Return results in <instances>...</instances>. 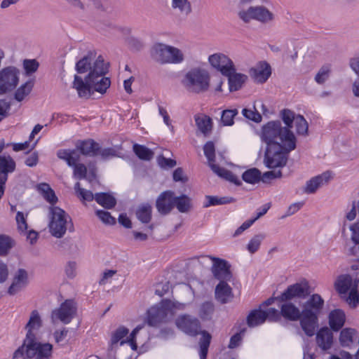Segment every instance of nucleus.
Wrapping results in <instances>:
<instances>
[{
	"mask_svg": "<svg viewBox=\"0 0 359 359\" xmlns=\"http://www.w3.org/2000/svg\"><path fill=\"white\" fill-rule=\"evenodd\" d=\"M280 115L285 126L278 121H272L261 130L260 138L266 144L264 163L269 168L284 167L287 154L295 149L297 138L291 130L293 123L298 135H306L308 133L309 125L303 116L296 115L288 109L282 110Z\"/></svg>",
	"mask_w": 359,
	"mask_h": 359,
	"instance_id": "1",
	"label": "nucleus"
},
{
	"mask_svg": "<svg viewBox=\"0 0 359 359\" xmlns=\"http://www.w3.org/2000/svg\"><path fill=\"white\" fill-rule=\"evenodd\" d=\"M76 69L79 74L88 72L84 79L80 76H74L72 87L79 97L87 98L93 91L104 94L109 88L111 81L104 76L108 70L107 64L101 55H97L94 51L89 52L76 62Z\"/></svg>",
	"mask_w": 359,
	"mask_h": 359,
	"instance_id": "2",
	"label": "nucleus"
},
{
	"mask_svg": "<svg viewBox=\"0 0 359 359\" xmlns=\"http://www.w3.org/2000/svg\"><path fill=\"white\" fill-rule=\"evenodd\" d=\"M324 305V300L318 294L311 295L304 303L300 325L309 337L314 335L318 325V316Z\"/></svg>",
	"mask_w": 359,
	"mask_h": 359,
	"instance_id": "3",
	"label": "nucleus"
},
{
	"mask_svg": "<svg viewBox=\"0 0 359 359\" xmlns=\"http://www.w3.org/2000/svg\"><path fill=\"white\" fill-rule=\"evenodd\" d=\"M186 308V304L170 299H163L158 304L151 306L147 311V323L156 326L172 318L178 311Z\"/></svg>",
	"mask_w": 359,
	"mask_h": 359,
	"instance_id": "4",
	"label": "nucleus"
},
{
	"mask_svg": "<svg viewBox=\"0 0 359 359\" xmlns=\"http://www.w3.org/2000/svg\"><path fill=\"white\" fill-rule=\"evenodd\" d=\"M48 219L49 232L56 238H62L67 231L73 232L74 231L72 217L60 207L50 206Z\"/></svg>",
	"mask_w": 359,
	"mask_h": 359,
	"instance_id": "5",
	"label": "nucleus"
},
{
	"mask_svg": "<svg viewBox=\"0 0 359 359\" xmlns=\"http://www.w3.org/2000/svg\"><path fill=\"white\" fill-rule=\"evenodd\" d=\"M181 82L187 91L199 94L210 89V75L207 69L194 67L185 73Z\"/></svg>",
	"mask_w": 359,
	"mask_h": 359,
	"instance_id": "6",
	"label": "nucleus"
},
{
	"mask_svg": "<svg viewBox=\"0 0 359 359\" xmlns=\"http://www.w3.org/2000/svg\"><path fill=\"white\" fill-rule=\"evenodd\" d=\"M152 58L160 64H180L184 60L182 50L162 43H155L151 50Z\"/></svg>",
	"mask_w": 359,
	"mask_h": 359,
	"instance_id": "7",
	"label": "nucleus"
},
{
	"mask_svg": "<svg viewBox=\"0 0 359 359\" xmlns=\"http://www.w3.org/2000/svg\"><path fill=\"white\" fill-rule=\"evenodd\" d=\"M144 327V324L137 325L130 333L127 339H124L129 332L128 328L124 326H119L114 332H111L110 339V347L111 349L116 348L118 344L123 346L125 344H128L133 351L137 348V344L136 341V336L137 333Z\"/></svg>",
	"mask_w": 359,
	"mask_h": 359,
	"instance_id": "8",
	"label": "nucleus"
},
{
	"mask_svg": "<svg viewBox=\"0 0 359 359\" xmlns=\"http://www.w3.org/2000/svg\"><path fill=\"white\" fill-rule=\"evenodd\" d=\"M57 156L67 163L69 167L74 168V176L81 180L86 177L87 168L84 164L78 163L80 160V154L76 150L60 149L57 152Z\"/></svg>",
	"mask_w": 359,
	"mask_h": 359,
	"instance_id": "9",
	"label": "nucleus"
},
{
	"mask_svg": "<svg viewBox=\"0 0 359 359\" xmlns=\"http://www.w3.org/2000/svg\"><path fill=\"white\" fill-rule=\"evenodd\" d=\"M203 151L210 167L216 175L229 182L237 183L238 178L236 175L215 164V149L212 142H208L203 147Z\"/></svg>",
	"mask_w": 359,
	"mask_h": 359,
	"instance_id": "10",
	"label": "nucleus"
},
{
	"mask_svg": "<svg viewBox=\"0 0 359 359\" xmlns=\"http://www.w3.org/2000/svg\"><path fill=\"white\" fill-rule=\"evenodd\" d=\"M26 356L33 359H50L53 346L49 343H40L35 339H25Z\"/></svg>",
	"mask_w": 359,
	"mask_h": 359,
	"instance_id": "11",
	"label": "nucleus"
},
{
	"mask_svg": "<svg viewBox=\"0 0 359 359\" xmlns=\"http://www.w3.org/2000/svg\"><path fill=\"white\" fill-rule=\"evenodd\" d=\"M77 311V306L72 299H67L62 302L58 308L51 312V320L53 323L60 321L64 324H69L75 317Z\"/></svg>",
	"mask_w": 359,
	"mask_h": 359,
	"instance_id": "12",
	"label": "nucleus"
},
{
	"mask_svg": "<svg viewBox=\"0 0 359 359\" xmlns=\"http://www.w3.org/2000/svg\"><path fill=\"white\" fill-rule=\"evenodd\" d=\"M206 257L209 258L212 262V273L213 276L220 281H231L232 279V274L230 271V264L227 261L223 259L215 257L211 255H208Z\"/></svg>",
	"mask_w": 359,
	"mask_h": 359,
	"instance_id": "13",
	"label": "nucleus"
},
{
	"mask_svg": "<svg viewBox=\"0 0 359 359\" xmlns=\"http://www.w3.org/2000/svg\"><path fill=\"white\" fill-rule=\"evenodd\" d=\"M18 80V72L16 68L8 67L0 71V95L13 90Z\"/></svg>",
	"mask_w": 359,
	"mask_h": 359,
	"instance_id": "14",
	"label": "nucleus"
},
{
	"mask_svg": "<svg viewBox=\"0 0 359 359\" xmlns=\"http://www.w3.org/2000/svg\"><path fill=\"white\" fill-rule=\"evenodd\" d=\"M210 65L219 72L223 76L228 74L235 65L231 59L222 53H215L208 56Z\"/></svg>",
	"mask_w": 359,
	"mask_h": 359,
	"instance_id": "15",
	"label": "nucleus"
},
{
	"mask_svg": "<svg viewBox=\"0 0 359 359\" xmlns=\"http://www.w3.org/2000/svg\"><path fill=\"white\" fill-rule=\"evenodd\" d=\"M179 330L190 336H196L199 333L200 323L197 318L188 314L180 316L175 320Z\"/></svg>",
	"mask_w": 359,
	"mask_h": 359,
	"instance_id": "16",
	"label": "nucleus"
},
{
	"mask_svg": "<svg viewBox=\"0 0 359 359\" xmlns=\"http://www.w3.org/2000/svg\"><path fill=\"white\" fill-rule=\"evenodd\" d=\"M309 294L306 283H297L290 285L278 299L280 301H290L296 298H304Z\"/></svg>",
	"mask_w": 359,
	"mask_h": 359,
	"instance_id": "17",
	"label": "nucleus"
},
{
	"mask_svg": "<svg viewBox=\"0 0 359 359\" xmlns=\"http://www.w3.org/2000/svg\"><path fill=\"white\" fill-rule=\"evenodd\" d=\"M332 178L333 175L330 171H325L313 177L306 182L304 191L307 194H314L319 188L327 184Z\"/></svg>",
	"mask_w": 359,
	"mask_h": 359,
	"instance_id": "18",
	"label": "nucleus"
},
{
	"mask_svg": "<svg viewBox=\"0 0 359 359\" xmlns=\"http://www.w3.org/2000/svg\"><path fill=\"white\" fill-rule=\"evenodd\" d=\"M174 207V193L171 191L163 192L156 201V208L163 215L169 213Z\"/></svg>",
	"mask_w": 359,
	"mask_h": 359,
	"instance_id": "19",
	"label": "nucleus"
},
{
	"mask_svg": "<svg viewBox=\"0 0 359 359\" xmlns=\"http://www.w3.org/2000/svg\"><path fill=\"white\" fill-rule=\"evenodd\" d=\"M224 76L228 78L229 88L231 92L237 91L241 89L248 79L247 75L236 72L235 65L228 74H224Z\"/></svg>",
	"mask_w": 359,
	"mask_h": 359,
	"instance_id": "20",
	"label": "nucleus"
},
{
	"mask_svg": "<svg viewBox=\"0 0 359 359\" xmlns=\"http://www.w3.org/2000/svg\"><path fill=\"white\" fill-rule=\"evenodd\" d=\"M280 306L281 316L289 320L295 321L302 318V311L289 301H282Z\"/></svg>",
	"mask_w": 359,
	"mask_h": 359,
	"instance_id": "21",
	"label": "nucleus"
},
{
	"mask_svg": "<svg viewBox=\"0 0 359 359\" xmlns=\"http://www.w3.org/2000/svg\"><path fill=\"white\" fill-rule=\"evenodd\" d=\"M27 284V272L24 269H19L13 277L12 284L8 288V293L13 295L25 287Z\"/></svg>",
	"mask_w": 359,
	"mask_h": 359,
	"instance_id": "22",
	"label": "nucleus"
},
{
	"mask_svg": "<svg viewBox=\"0 0 359 359\" xmlns=\"http://www.w3.org/2000/svg\"><path fill=\"white\" fill-rule=\"evenodd\" d=\"M215 298L221 304L229 302L233 299L232 289L228 282L220 281L215 287Z\"/></svg>",
	"mask_w": 359,
	"mask_h": 359,
	"instance_id": "23",
	"label": "nucleus"
},
{
	"mask_svg": "<svg viewBox=\"0 0 359 359\" xmlns=\"http://www.w3.org/2000/svg\"><path fill=\"white\" fill-rule=\"evenodd\" d=\"M42 325V320L39 312L36 310L32 311L29 320L25 326L27 330L26 339H35V332Z\"/></svg>",
	"mask_w": 359,
	"mask_h": 359,
	"instance_id": "24",
	"label": "nucleus"
},
{
	"mask_svg": "<svg viewBox=\"0 0 359 359\" xmlns=\"http://www.w3.org/2000/svg\"><path fill=\"white\" fill-rule=\"evenodd\" d=\"M316 343L323 351L329 350L333 343V334L328 327H323L316 334Z\"/></svg>",
	"mask_w": 359,
	"mask_h": 359,
	"instance_id": "25",
	"label": "nucleus"
},
{
	"mask_svg": "<svg viewBox=\"0 0 359 359\" xmlns=\"http://www.w3.org/2000/svg\"><path fill=\"white\" fill-rule=\"evenodd\" d=\"M76 151L88 156H98L99 144L93 140H87L79 142L76 145Z\"/></svg>",
	"mask_w": 359,
	"mask_h": 359,
	"instance_id": "26",
	"label": "nucleus"
},
{
	"mask_svg": "<svg viewBox=\"0 0 359 359\" xmlns=\"http://www.w3.org/2000/svg\"><path fill=\"white\" fill-rule=\"evenodd\" d=\"M252 76L257 82H265L271 75V67L266 62H260L251 70Z\"/></svg>",
	"mask_w": 359,
	"mask_h": 359,
	"instance_id": "27",
	"label": "nucleus"
},
{
	"mask_svg": "<svg viewBox=\"0 0 359 359\" xmlns=\"http://www.w3.org/2000/svg\"><path fill=\"white\" fill-rule=\"evenodd\" d=\"M358 332L353 328H344L340 332L339 343L341 346L351 348Z\"/></svg>",
	"mask_w": 359,
	"mask_h": 359,
	"instance_id": "28",
	"label": "nucleus"
},
{
	"mask_svg": "<svg viewBox=\"0 0 359 359\" xmlns=\"http://www.w3.org/2000/svg\"><path fill=\"white\" fill-rule=\"evenodd\" d=\"M344 321L345 314L341 310L336 309L330 313L329 323L334 330H339L343 326Z\"/></svg>",
	"mask_w": 359,
	"mask_h": 359,
	"instance_id": "29",
	"label": "nucleus"
},
{
	"mask_svg": "<svg viewBox=\"0 0 359 359\" xmlns=\"http://www.w3.org/2000/svg\"><path fill=\"white\" fill-rule=\"evenodd\" d=\"M266 320L264 311L259 309L252 311L247 318L249 327H256L263 324Z\"/></svg>",
	"mask_w": 359,
	"mask_h": 359,
	"instance_id": "30",
	"label": "nucleus"
},
{
	"mask_svg": "<svg viewBox=\"0 0 359 359\" xmlns=\"http://www.w3.org/2000/svg\"><path fill=\"white\" fill-rule=\"evenodd\" d=\"M351 283L352 280L350 276L341 275L334 283V288L340 294H346L351 287Z\"/></svg>",
	"mask_w": 359,
	"mask_h": 359,
	"instance_id": "31",
	"label": "nucleus"
},
{
	"mask_svg": "<svg viewBox=\"0 0 359 359\" xmlns=\"http://www.w3.org/2000/svg\"><path fill=\"white\" fill-rule=\"evenodd\" d=\"M95 201L104 208L111 209L114 208L116 203L114 196L107 193H98L95 195Z\"/></svg>",
	"mask_w": 359,
	"mask_h": 359,
	"instance_id": "32",
	"label": "nucleus"
},
{
	"mask_svg": "<svg viewBox=\"0 0 359 359\" xmlns=\"http://www.w3.org/2000/svg\"><path fill=\"white\" fill-rule=\"evenodd\" d=\"M196 124L198 130L205 135H208L212 130V120L206 115L195 116Z\"/></svg>",
	"mask_w": 359,
	"mask_h": 359,
	"instance_id": "33",
	"label": "nucleus"
},
{
	"mask_svg": "<svg viewBox=\"0 0 359 359\" xmlns=\"http://www.w3.org/2000/svg\"><path fill=\"white\" fill-rule=\"evenodd\" d=\"M255 20L263 23H267L273 20V14L264 6H255Z\"/></svg>",
	"mask_w": 359,
	"mask_h": 359,
	"instance_id": "34",
	"label": "nucleus"
},
{
	"mask_svg": "<svg viewBox=\"0 0 359 359\" xmlns=\"http://www.w3.org/2000/svg\"><path fill=\"white\" fill-rule=\"evenodd\" d=\"M215 311V306L212 302L207 301L202 303L198 311V315L202 320L211 319Z\"/></svg>",
	"mask_w": 359,
	"mask_h": 359,
	"instance_id": "35",
	"label": "nucleus"
},
{
	"mask_svg": "<svg viewBox=\"0 0 359 359\" xmlns=\"http://www.w3.org/2000/svg\"><path fill=\"white\" fill-rule=\"evenodd\" d=\"M174 206L180 212H187L191 208V199L187 195H182L180 196H174Z\"/></svg>",
	"mask_w": 359,
	"mask_h": 359,
	"instance_id": "36",
	"label": "nucleus"
},
{
	"mask_svg": "<svg viewBox=\"0 0 359 359\" xmlns=\"http://www.w3.org/2000/svg\"><path fill=\"white\" fill-rule=\"evenodd\" d=\"M136 215L142 223H148L151 218V206L149 204L140 205L137 211Z\"/></svg>",
	"mask_w": 359,
	"mask_h": 359,
	"instance_id": "37",
	"label": "nucleus"
},
{
	"mask_svg": "<svg viewBox=\"0 0 359 359\" xmlns=\"http://www.w3.org/2000/svg\"><path fill=\"white\" fill-rule=\"evenodd\" d=\"M15 161L10 156H0V172L5 174L8 177V173L15 170Z\"/></svg>",
	"mask_w": 359,
	"mask_h": 359,
	"instance_id": "38",
	"label": "nucleus"
},
{
	"mask_svg": "<svg viewBox=\"0 0 359 359\" xmlns=\"http://www.w3.org/2000/svg\"><path fill=\"white\" fill-rule=\"evenodd\" d=\"M242 178L245 182L254 184L262 180V175L258 169L251 168L243 172Z\"/></svg>",
	"mask_w": 359,
	"mask_h": 359,
	"instance_id": "39",
	"label": "nucleus"
},
{
	"mask_svg": "<svg viewBox=\"0 0 359 359\" xmlns=\"http://www.w3.org/2000/svg\"><path fill=\"white\" fill-rule=\"evenodd\" d=\"M172 7L182 15H187L191 12V5L188 0H172Z\"/></svg>",
	"mask_w": 359,
	"mask_h": 359,
	"instance_id": "40",
	"label": "nucleus"
},
{
	"mask_svg": "<svg viewBox=\"0 0 359 359\" xmlns=\"http://www.w3.org/2000/svg\"><path fill=\"white\" fill-rule=\"evenodd\" d=\"M265 238L264 233H258L255 235L247 245V250L250 254H254L260 248V245Z\"/></svg>",
	"mask_w": 359,
	"mask_h": 359,
	"instance_id": "41",
	"label": "nucleus"
},
{
	"mask_svg": "<svg viewBox=\"0 0 359 359\" xmlns=\"http://www.w3.org/2000/svg\"><path fill=\"white\" fill-rule=\"evenodd\" d=\"M133 151L135 154L142 160L149 161L154 156V152L151 150L137 144L133 145Z\"/></svg>",
	"mask_w": 359,
	"mask_h": 359,
	"instance_id": "42",
	"label": "nucleus"
},
{
	"mask_svg": "<svg viewBox=\"0 0 359 359\" xmlns=\"http://www.w3.org/2000/svg\"><path fill=\"white\" fill-rule=\"evenodd\" d=\"M27 214L18 211L16 213L15 222L17 224V229L21 234H25L28 229V224L27 222Z\"/></svg>",
	"mask_w": 359,
	"mask_h": 359,
	"instance_id": "43",
	"label": "nucleus"
},
{
	"mask_svg": "<svg viewBox=\"0 0 359 359\" xmlns=\"http://www.w3.org/2000/svg\"><path fill=\"white\" fill-rule=\"evenodd\" d=\"M206 202L204 204V207L208 208L212 205H222L231 203L233 200L229 197H222L206 196Z\"/></svg>",
	"mask_w": 359,
	"mask_h": 359,
	"instance_id": "44",
	"label": "nucleus"
},
{
	"mask_svg": "<svg viewBox=\"0 0 359 359\" xmlns=\"http://www.w3.org/2000/svg\"><path fill=\"white\" fill-rule=\"evenodd\" d=\"M33 86L32 81H27L22 85L15 92V98L19 102L23 100L30 93Z\"/></svg>",
	"mask_w": 359,
	"mask_h": 359,
	"instance_id": "45",
	"label": "nucleus"
},
{
	"mask_svg": "<svg viewBox=\"0 0 359 359\" xmlns=\"http://www.w3.org/2000/svg\"><path fill=\"white\" fill-rule=\"evenodd\" d=\"M74 189L78 197L83 201H92L95 199L93 194L90 191L81 188L79 182L76 183Z\"/></svg>",
	"mask_w": 359,
	"mask_h": 359,
	"instance_id": "46",
	"label": "nucleus"
},
{
	"mask_svg": "<svg viewBox=\"0 0 359 359\" xmlns=\"http://www.w3.org/2000/svg\"><path fill=\"white\" fill-rule=\"evenodd\" d=\"M202 337L200 341L199 355L207 356L208 347L210 344L211 336L206 331L201 332Z\"/></svg>",
	"mask_w": 359,
	"mask_h": 359,
	"instance_id": "47",
	"label": "nucleus"
},
{
	"mask_svg": "<svg viewBox=\"0 0 359 359\" xmlns=\"http://www.w3.org/2000/svg\"><path fill=\"white\" fill-rule=\"evenodd\" d=\"M330 72L331 70L330 67H322L315 76V81L320 85L325 83V81H327L330 77Z\"/></svg>",
	"mask_w": 359,
	"mask_h": 359,
	"instance_id": "48",
	"label": "nucleus"
},
{
	"mask_svg": "<svg viewBox=\"0 0 359 359\" xmlns=\"http://www.w3.org/2000/svg\"><path fill=\"white\" fill-rule=\"evenodd\" d=\"M238 110L226 109L222 111V122L224 126H232L233 124V118L238 114Z\"/></svg>",
	"mask_w": 359,
	"mask_h": 359,
	"instance_id": "49",
	"label": "nucleus"
},
{
	"mask_svg": "<svg viewBox=\"0 0 359 359\" xmlns=\"http://www.w3.org/2000/svg\"><path fill=\"white\" fill-rule=\"evenodd\" d=\"M96 215L99 219L106 224H114L116 222V219L113 217L109 212L104 210H97Z\"/></svg>",
	"mask_w": 359,
	"mask_h": 359,
	"instance_id": "50",
	"label": "nucleus"
},
{
	"mask_svg": "<svg viewBox=\"0 0 359 359\" xmlns=\"http://www.w3.org/2000/svg\"><path fill=\"white\" fill-rule=\"evenodd\" d=\"M255 6H251L246 11H241L238 15L244 22H248L251 20H255V16H254L255 15Z\"/></svg>",
	"mask_w": 359,
	"mask_h": 359,
	"instance_id": "51",
	"label": "nucleus"
},
{
	"mask_svg": "<svg viewBox=\"0 0 359 359\" xmlns=\"http://www.w3.org/2000/svg\"><path fill=\"white\" fill-rule=\"evenodd\" d=\"M11 247V238L8 236L0 235V255L6 254Z\"/></svg>",
	"mask_w": 359,
	"mask_h": 359,
	"instance_id": "52",
	"label": "nucleus"
},
{
	"mask_svg": "<svg viewBox=\"0 0 359 359\" xmlns=\"http://www.w3.org/2000/svg\"><path fill=\"white\" fill-rule=\"evenodd\" d=\"M242 114L247 118L252 120L255 122H259L262 120L261 115L257 112L252 109H243L242 110Z\"/></svg>",
	"mask_w": 359,
	"mask_h": 359,
	"instance_id": "53",
	"label": "nucleus"
},
{
	"mask_svg": "<svg viewBox=\"0 0 359 359\" xmlns=\"http://www.w3.org/2000/svg\"><path fill=\"white\" fill-rule=\"evenodd\" d=\"M68 332L69 330L66 327L56 330L53 333L55 342L57 344L63 342L66 339Z\"/></svg>",
	"mask_w": 359,
	"mask_h": 359,
	"instance_id": "54",
	"label": "nucleus"
},
{
	"mask_svg": "<svg viewBox=\"0 0 359 359\" xmlns=\"http://www.w3.org/2000/svg\"><path fill=\"white\" fill-rule=\"evenodd\" d=\"M98 156L102 159L107 160L116 156V151L112 148H101L99 146Z\"/></svg>",
	"mask_w": 359,
	"mask_h": 359,
	"instance_id": "55",
	"label": "nucleus"
},
{
	"mask_svg": "<svg viewBox=\"0 0 359 359\" xmlns=\"http://www.w3.org/2000/svg\"><path fill=\"white\" fill-rule=\"evenodd\" d=\"M23 66L26 73L29 74L37 70L39 63L35 60H25L23 62Z\"/></svg>",
	"mask_w": 359,
	"mask_h": 359,
	"instance_id": "56",
	"label": "nucleus"
},
{
	"mask_svg": "<svg viewBox=\"0 0 359 359\" xmlns=\"http://www.w3.org/2000/svg\"><path fill=\"white\" fill-rule=\"evenodd\" d=\"M224 83V79L220 76H216L212 83H210V87L215 93L222 92V86Z\"/></svg>",
	"mask_w": 359,
	"mask_h": 359,
	"instance_id": "57",
	"label": "nucleus"
},
{
	"mask_svg": "<svg viewBox=\"0 0 359 359\" xmlns=\"http://www.w3.org/2000/svg\"><path fill=\"white\" fill-rule=\"evenodd\" d=\"M347 303L351 307H355L359 303V294L355 289H352L346 299Z\"/></svg>",
	"mask_w": 359,
	"mask_h": 359,
	"instance_id": "58",
	"label": "nucleus"
},
{
	"mask_svg": "<svg viewBox=\"0 0 359 359\" xmlns=\"http://www.w3.org/2000/svg\"><path fill=\"white\" fill-rule=\"evenodd\" d=\"M266 320L268 318L270 321H277L280 318V312L274 308H269L264 311Z\"/></svg>",
	"mask_w": 359,
	"mask_h": 359,
	"instance_id": "59",
	"label": "nucleus"
},
{
	"mask_svg": "<svg viewBox=\"0 0 359 359\" xmlns=\"http://www.w3.org/2000/svg\"><path fill=\"white\" fill-rule=\"evenodd\" d=\"M282 177V172L280 170H271L266 172L262 177L263 182H268L269 180L276 178H280Z\"/></svg>",
	"mask_w": 359,
	"mask_h": 359,
	"instance_id": "60",
	"label": "nucleus"
},
{
	"mask_svg": "<svg viewBox=\"0 0 359 359\" xmlns=\"http://www.w3.org/2000/svg\"><path fill=\"white\" fill-rule=\"evenodd\" d=\"M158 163L163 168H171L176 165V161L171 158H167L164 156L158 158Z\"/></svg>",
	"mask_w": 359,
	"mask_h": 359,
	"instance_id": "61",
	"label": "nucleus"
},
{
	"mask_svg": "<svg viewBox=\"0 0 359 359\" xmlns=\"http://www.w3.org/2000/svg\"><path fill=\"white\" fill-rule=\"evenodd\" d=\"M76 264L74 262H69L65 266V273L69 278H74L76 275Z\"/></svg>",
	"mask_w": 359,
	"mask_h": 359,
	"instance_id": "62",
	"label": "nucleus"
},
{
	"mask_svg": "<svg viewBox=\"0 0 359 359\" xmlns=\"http://www.w3.org/2000/svg\"><path fill=\"white\" fill-rule=\"evenodd\" d=\"M10 107L8 102L0 100V121L8 115Z\"/></svg>",
	"mask_w": 359,
	"mask_h": 359,
	"instance_id": "63",
	"label": "nucleus"
},
{
	"mask_svg": "<svg viewBox=\"0 0 359 359\" xmlns=\"http://www.w3.org/2000/svg\"><path fill=\"white\" fill-rule=\"evenodd\" d=\"M349 65L355 74L359 76V53L350 60Z\"/></svg>",
	"mask_w": 359,
	"mask_h": 359,
	"instance_id": "64",
	"label": "nucleus"
}]
</instances>
